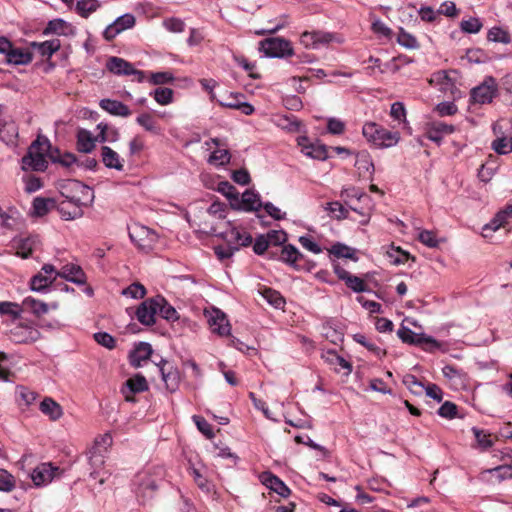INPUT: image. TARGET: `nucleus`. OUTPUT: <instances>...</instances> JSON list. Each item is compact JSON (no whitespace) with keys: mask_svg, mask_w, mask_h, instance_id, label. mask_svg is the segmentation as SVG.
Returning a JSON list of instances; mask_svg holds the SVG:
<instances>
[{"mask_svg":"<svg viewBox=\"0 0 512 512\" xmlns=\"http://www.w3.org/2000/svg\"><path fill=\"white\" fill-rule=\"evenodd\" d=\"M355 167L359 177L372 179L375 168L368 151L362 150L356 153Z\"/></svg>","mask_w":512,"mask_h":512,"instance_id":"nucleus-17","label":"nucleus"},{"mask_svg":"<svg viewBox=\"0 0 512 512\" xmlns=\"http://www.w3.org/2000/svg\"><path fill=\"white\" fill-rule=\"evenodd\" d=\"M364 206H359L353 203L348 204V209L358 213L361 216L359 223L362 225L368 224L372 211V202L362 201Z\"/></svg>","mask_w":512,"mask_h":512,"instance_id":"nucleus-42","label":"nucleus"},{"mask_svg":"<svg viewBox=\"0 0 512 512\" xmlns=\"http://www.w3.org/2000/svg\"><path fill=\"white\" fill-rule=\"evenodd\" d=\"M397 41L401 46L408 49H416L419 47L417 39L413 35L405 32L403 29L400 30Z\"/></svg>","mask_w":512,"mask_h":512,"instance_id":"nucleus-56","label":"nucleus"},{"mask_svg":"<svg viewBox=\"0 0 512 512\" xmlns=\"http://www.w3.org/2000/svg\"><path fill=\"white\" fill-rule=\"evenodd\" d=\"M460 27L466 33H478L482 28V23L478 18H470L461 21Z\"/></svg>","mask_w":512,"mask_h":512,"instance_id":"nucleus-64","label":"nucleus"},{"mask_svg":"<svg viewBox=\"0 0 512 512\" xmlns=\"http://www.w3.org/2000/svg\"><path fill=\"white\" fill-rule=\"evenodd\" d=\"M230 153L227 149L218 148L209 157V163L214 165H225L230 161Z\"/></svg>","mask_w":512,"mask_h":512,"instance_id":"nucleus-52","label":"nucleus"},{"mask_svg":"<svg viewBox=\"0 0 512 512\" xmlns=\"http://www.w3.org/2000/svg\"><path fill=\"white\" fill-rule=\"evenodd\" d=\"M122 294L131 298H143L146 294L145 287L140 283H133L122 291Z\"/></svg>","mask_w":512,"mask_h":512,"instance_id":"nucleus-60","label":"nucleus"},{"mask_svg":"<svg viewBox=\"0 0 512 512\" xmlns=\"http://www.w3.org/2000/svg\"><path fill=\"white\" fill-rule=\"evenodd\" d=\"M345 284L354 292L360 293L368 290L367 284L358 276L350 275Z\"/></svg>","mask_w":512,"mask_h":512,"instance_id":"nucleus-58","label":"nucleus"},{"mask_svg":"<svg viewBox=\"0 0 512 512\" xmlns=\"http://www.w3.org/2000/svg\"><path fill=\"white\" fill-rule=\"evenodd\" d=\"M31 46L43 57L50 58L61 47L59 39H51L44 42H33Z\"/></svg>","mask_w":512,"mask_h":512,"instance_id":"nucleus-31","label":"nucleus"},{"mask_svg":"<svg viewBox=\"0 0 512 512\" xmlns=\"http://www.w3.org/2000/svg\"><path fill=\"white\" fill-rule=\"evenodd\" d=\"M332 39L331 34L323 32H304L301 35V43L305 47L316 48L319 44L329 43Z\"/></svg>","mask_w":512,"mask_h":512,"instance_id":"nucleus-26","label":"nucleus"},{"mask_svg":"<svg viewBox=\"0 0 512 512\" xmlns=\"http://www.w3.org/2000/svg\"><path fill=\"white\" fill-rule=\"evenodd\" d=\"M404 385L415 395H420L425 386L412 374H407L403 378Z\"/></svg>","mask_w":512,"mask_h":512,"instance_id":"nucleus-53","label":"nucleus"},{"mask_svg":"<svg viewBox=\"0 0 512 512\" xmlns=\"http://www.w3.org/2000/svg\"><path fill=\"white\" fill-rule=\"evenodd\" d=\"M74 190L80 192L81 196H67L58 206V211L65 220L80 218L83 215L81 207L91 203L94 198L93 190L81 182L74 183Z\"/></svg>","mask_w":512,"mask_h":512,"instance_id":"nucleus-1","label":"nucleus"},{"mask_svg":"<svg viewBox=\"0 0 512 512\" xmlns=\"http://www.w3.org/2000/svg\"><path fill=\"white\" fill-rule=\"evenodd\" d=\"M55 280V276H47L44 275L42 272H39L35 276L32 277L30 282V287L33 291H42L46 289L49 285L52 284V282Z\"/></svg>","mask_w":512,"mask_h":512,"instance_id":"nucleus-44","label":"nucleus"},{"mask_svg":"<svg viewBox=\"0 0 512 512\" xmlns=\"http://www.w3.org/2000/svg\"><path fill=\"white\" fill-rule=\"evenodd\" d=\"M96 138L86 129L77 132V149L79 152L90 153L95 148Z\"/></svg>","mask_w":512,"mask_h":512,"instance_id":"nucleus-29","label":"nucleus"},{"mask_svg":"<svg viewBox=\"0 0 512 512\" xmlns=\"http://www.w3.org/2000/svg\"><path fill=\"white\" fill-rule=\"evenodd\" d=\"M491 147L497 154L506 155L512 152V137L498 136Z\"/></svg>","mask_w":512,"mask_h":512,"instance_id":"nucleus-41","label":"nucleus"},{"mask_svg":"<svg viewBox=\"0 0 512 512\" xmlns=\"http://www.w3.org/2000/svg\"><path fill=\"white\" fill-rule=\"evenodd\" d=\"M419 241L429 248H436L438 246V240L434 232L429 230H421L418 235Z\"/></svg>","mask_w":512,"mask_h":512,"instance_id":"nucleus-62","label":"nucleus"},{"mask_svg":"<svg viewBox=\"0 0 512 512\" xmlns=\"http://www.w3.org/2000/svg\"><path fill=\"white\" fill-rule=\"evenodd\" d=\"M330 253L338 258H348L355 261L357 260V258L354 256L355 250L341 243L334 244L330 249Z\"/></svg>","mask_w":512,"mask_h":512,"instance_id":"nucleus-49","label":"nucleus"},{"mask_svg":"<svg viewBox=\"0 0 512 512\" xmlns=\"http://www.w3.org/2000/svg\"><path fill=\"white\" fill-rule=\"evenodd\" d=\"M153 350L149 343L140 342L129 355L130 364L138 368L142 365L143 361L150 358Z\"/></svg>","mask_w":512,"mask_h":512,"instance_id":"nucleus-23","label":"nucleus"},{"mask_svg":"<svg viewBox=\"0 0 512 512\" xmlns=\"http://www.w3.org/2000/svg\"><path fill=\"white\" fill-rule=\"evenodd\" d=\"M497 93V86L493 78L486 79L482 84L471 90V100L474 103L486 104L492 102Z\"/></svg>","mask_w":512,"mask_h":512,"instance_id":"nucleus-10","label":"nucleus"},{"mask_svg":"<svg viewBox=\"0 0 512 512\" xmlns=\"http://www.w3.org/2000/svg\"><path fill=\"white\" fill-rule=\"evenodd\" d=\"M21 309L13 302H0V315H11L14 319L20 317Z\"/></svg>","mask_w":512,"mask_h":512,"instance_id":"nucleus-61","label":"nucleus"},{"mask_svg":"<svg viewBox=\"0 0 512 512\" xmlns=\"http://www.w3.org/2000/svg\"><path fill=\"white\" fill-rule=\"evenodd\" d=\"M208 321L212 332L217 333L220 336H227L230 334V324L226 318V315L219 309L213 310V313Z\"/></svg>","mask_w":512,"mask_h":512,"instance_id":"nucleus-21","label":"nucleus"},{"mask_svg":"<svg viewBox=\"0 0 512 512\" xmlns=\"http://www.w3.org/2000/svg\"><path fill=\"white\" fill-rule=\"evenodd\" d=\"M106 68L108 71L118 76L133 75L137 82H143L145 80L144 71L135 69L130 62L120 57L112 56L108 58Z\"/></svg>","mask_w":512,"mask_h":512,"instance_id":"nucleus-5","label":"nucleus"},{"mask_svg":"<svg viewBox=\"0 0 512 512\" xmlns=\"http://www.w3.org/2000/svg\"><path fill=\"white\" fill-rule=\"evenodd\" d=\"M260 50L270 57H285L293 54L291 43L283 38H267L260 42Z\"/></svg>","mask_w":512,"mask_h":512,"instance_id":"nucleus-6","label":"nucleus"},{"mask_svg":"<svg viewBox=\"0 0 512 512\" xmlns=\"http://www.w3.org/2000/svg\"><path fill=\"white\" fill-rule=\"evenodd\" d=\"M72 32V26L63 19H54L48 22L43 34L68 35Z\"/></svg>","mask_w":512,"mask_h":512,"instance_id":"nucleus-32","label":"nucleus"},{"mask_svg":"<svg viewBox=\"0 0 512 512\" xmlns=\"http://www.w3.org/2000/svg\"><path fill=\"white\" fill-rule=\"evenodd\" d=\"M223 237L227 244H229L236 251L240 247H247L252 244V236L245 230L237 227H231L224 232Z\"/></svg>","mask_w":512,"mask_h":512,"instance_id":"nucleus-12","label":"nucleus"},{"mask_svg":"<svg viewBox=\"0 0 512 512\" xmlns=\"http://www.w3.org/2000/svg\"><path fill=\"white\" fill-rule=\"evenodd\" d=\"M162 302V296L158 295L143 301L136 310V317L138 321L145 325L151 326L156 322V315L158 314L159 304Z\"/></svg>","mask_w":512,"mask_h":512,"instance_id":"nucleus-7","label":"nucleus"},{"mask_svg":"<svg viewBox=\"0 0 512 512\" xmlns=\"http://www.w3.org/2000/svg\"><path fill=\"white\" fill-rule=\"evenodd\" d=\"M136 122L142 126L146 131L152 132L154 134H160L161 129L157 125L153 116L149 113H142L136 118Z\"/></svg>","mask_w":512,"mask_h":512,"instance_id":"nucleus-43","label":"nucleus"},{"mask_svg":"<svg viewBox=\"0 0 512 512\" xmlns=\"http://www.w3.org/2000/svg\"><path fill=\"white\" fill-rule=\"evenodd\" d=\"M158 304V314H160L162 318L167 321H176L179 319V314L176 309L170 305L164 297H162V302L159 301Z\"/></svg>","mask_w":512,"mask_h":512,"instance_id":"nucleus-47","label":"nucleus"},{"mask_svg":"<svg viewBox=\"0 0 512 512\" xmlns=\"http://www.w3.org/2000/svg\"><path fill=\"white\" fill-rule=\"evenodd\" d=\"M40 336L38 329L24 324H19L10 330V339L15 343L35 342Z\"/></svg>","mask_w":512,"mask_h":512,"instance_id":"nucleus-14","label":"nucleus"},{"mask_svg":"<svg viewBox=\"0 0 512 512\" xmlns=\"http://www.w3.org/2000/svg\"><path fill=\"white\" fill-rule=\"evenodd\" d=\"M62 473L63 470L58 466H55L50 462H46L39 464L33 469L31 479L36 486H42L47 485L54 478L60 477Z\"/></svg>","mask_w":512,"mask_h":512,"instance_id":"nucleus-8","label":"nucleus"},{"mask_svg":"<svg viewBox=\"0 0 512 512\" xmlns=\"http://www.w3.org/2000/svg\"><path fill=\"white\" fill-rule=\"evenodd\" d=\"M113 439L110 433H105L97 437L90 451V465L93 468H99L104 464V453L111 447Z\"/></svg>","mask_w":512,"mask_h":512,"instance_id":"nucleus-9","label":"nucleus"},{"mask_svg":"<svg viewBox=\"0 0 512 512\" xmlns=\"http://www.w3.org/2000/svg\"><path fill=\"white\" fill-rule=\"evenodd\" d=\"M340 196L345 199V202L348 204L347 200L348 199H356L358 202L360 201H368V202H372V199L369 195H367L366 193L364 192H361L359 191L357 188L355 187H351V188H346V189H343L341 191V194Z\"/></svg>","mask_w":512,"mask_h":512,"instance_id":"nucleus-48","label":"nucleus"},{"mask_svg":"<svg viewBox=\"0 0 512 512\" xmlns=\"http://www.w3.org/2000/svg\"><path fill=\"white\" fill-rule=\"evenodd\" d=\"M102 162L107 168H113L118 171L124 169L123 161L120 159L119 154L108 146L101 148Z\"/></svg>","mask_w":512,"mask_h":512,"instance_id":"nucleus-28","label":"nucleus"},{"mask_svg":"<svg viewBox=\"0 0 512 512\" xmlns=\"http://www.w3.org/2000/svg\"><path fill=\"white\" fill-rule=\"evenodd\" d=\"M472 433L481 448L488 449L493 446V441L491 440V435L489 433H486L484 430L477 427L472 428Z\"/></svg>","mask_w":512,"mask_h":512,"instance_id":"nucleus-55","label":"nucleus"},{"mask_svg":"<svg viewBox=\"0 0 512 512\" xmlns=\"http://www.w3.org/2000/svg\"><path fill=\"white\" fill-rule=\"evenodd\" d=\"M262 296L268 301L270 305L277 309H283L286 304L284 297L280 294V292L274 289L264 288L262 291Z\"/></svg>","mask_w":512,"mask_h":512,"instance_id":"nucleus-39","label":"nucleus"},{"mask_svg":"<svg viewBox=\"0 0 512 512\" xmlns=\"http://www.w3.org/2000/svg\"><path fill=\"white\" fill-rule=\"evenodd\" d=\"M243 99V94L231 93L226 98L219 100V103L223 107L240 110L244 115H251L254 112V107Z\"/></svg>","mask_w":512,"mask_h":512,"instance_id":"nucleus-20","label":"nucleus"},{"mask_svg":"<svg viewBox=\"0 0 512 512\" xmlns=\"http://www.w3.org/2000/svg\"><path fill=\"white\" fill-rule=\"evenodd\" d=\"M135 25V17L132 14H124L118 17L112 24L108 25L103 32L107 41L113 40L122 31L132 28Z\"/></svg>","mask_w":512,"mask_h":512,"instance_id":"nucleus-13","label":"nucleus"},{"mask_svg":"<svg viewBox=\"0 0 512 512\" xmlns=\"http://www.w3.org/2000/svg\"><path fill=\"white\" fill-rule=\"evenodd\" d=\"M218 190L231 201V206L234 209H239V193L232 184L222 181L219 183Z\"/></svg>","mask_w":512,"mask_h":512,"instance_id":"nucleus-38","label":"nucleus"},{"mask_svg":"<svg viewBox=\"0 0 512 512\" xmlns=\"http://www.w3.org/2000/svg\"><path fill=\"white\" fill-rule=\"evenodd\" d=\"M324 209L330 213L331 217L337 220H343L349 217V209L338 201L326 203Z\"/></svg>","mask_w":512,"mask_h":512,"instance_id":"nucleus-40","label":"nucleus"},{"mask_svg":"<svg viewBox=\"0 0 512 512\" xmlns=\"http://www.w3.org/2000/svg\"><path fill=\"white\" fill-rule=\"evenodd\" d=\"M125 386L128 392L131 394L141 393L147 391L149 388L146 378L141 374H136L135 376L129 378L125 382Z\"/></svg>","mask_w":512,"mask_h":512,"instance_id":"nucleus-35","label":"nucleus"},{"mask_svg":"<svg viewBox=\"0 0 512 512\" xmlns=\"http://www.w3.org/2000/svg\"><path fill=\"white\" fill-rule=\"evenodd\" d=\"M298 145L301 147V151L308 157L317 160H325L327 158L325 146L310 143L307 137H299Z\"/></svg>","mask_w":512,"mask_h":512,"instance_id":"nucleus-22","label":"nucleus"},{"mask_svg":"<svg viewBox=\"0 0 512 512\" xmlns=\"http://www.w3.org/2000/svg\"><path fill=\"white\" fill-rule=\"evenodd\" d=\"M57 275L76 284H84L86 281L85 273L82 268L75 264H67L63 266Z\"/></svg>","mask_w":512,"mask_h":512,"instance_id":"nucleus-24","label":"nucleus"},{"mask_svg":"<svg viewBox=\"0 0 512 512\" xmlns=\"http://www.w3.org/2000/svg\"><path fill=\"white\" fill-rule=\"evenodd\" d=\"M240 207L246 211H259L262 208L259 194L251 190L245 191L242 194L241 202H239Z\"/></svg>","mask_w":512,"mask_h":512,"instance_id":"nucleus-30","label":"nucleus"},{"mask_svg":"<svg viewBox=\"0 0 512 512\" xmlns=\"http://www.w3.org/2000/svg\"><path fill=\"white\" fill-rule=\"evenodd\" d=\"M398 337L404 342L408 344H416V345H428L430 350L438 349L439 344L432 337H427L424 335H419L414 333L410 328L401 326L397 331Z\"/></svg>","mask_w":512,"mask_h":512,"instance_id":"nucleus-11","label":"nucleus"},{"mask_svg":"<svg viewBox=\"0 0 512 512\" xmlns=\"http://www.w3.org/2000/svg\"><path fill=\"white\" fill-rule=\"evenodd\" d=\"M488 39L490 41L500 42L503 44H508L511 42L509 33L500 27H492L488 32Z\"/></svg>","mask_w":512,"mask_h":512,"instance_id":"nucleus-50","label":"nucleus"},{"mask_svg":"<svg viewBox=\"0 0 512 512\" xmlns=\"http://www.w3.org/2000/svg\"><path fill=\"white\" fill-rule=\"evenodd\" d=\"M7 62L15 65H26L32 61V54L22 49H11L6 57Z\"/></svg>","mask_w":512,"mask_h":512,"instance_id":"nucleus-36","label":"nucleus"},{"mask_svg":"<svg viewBox=\"0 0 512 512\" xmlns=\"http://www.w3.org/2000/svg\"><path fill=\"white\" fill-rule=\"evenodd\" d=\"M362 134L368 142L380 148L392 147L400 140L399 132L389 131L375 122L365 123Z\"/></svg>","mask_w":512,"mask_h":512,"instance_id":"nucleus-2","label":"nucleus"},{"mask_svg":"<svg viewBox=\"0 0 512 512\" xmlns=\"http://www.w3.org/2000/svg\"><path fill=\"white\" fill-rule=\"evenodd\" d=\"M158 485L153 478L144 475L138 484L137 495L142 498H150L157 490Z\"/></svg>","mask_w":512,"mask_h":512,"instance_id":"nucleus-33","label":"nucleus"},{"mask_svg":"<svg viewBox=\"0 0 512 512\" xmlns=\"http://www.w3.org/2000/svg\"><path fill=\"white\" fill-rule=\"evenodd\" d=\"M39 409L52 421L60 419L63 415V409L60 404L50 397H46L41 401Z\"/></svg>","mask_w":512,"mask_h":512,"instance_id":"nucleus-27","label":"nucleus"},{"mask_svg":"<svg viewBox=\"0 0 512 512\" xmlns=\"http://www.w3.org/2000/svg\"><path fill=\"white\" fill-rule=\"evenodd\" d=\"M99 105L103 110L114 116L128 117L131 115L129 107L117 100L102 99Z\"/></svg>","mask_w":512,"mask_h":512,"instance_id":"nucleus-25","label":"nucleus"},{"mask_svg":"<svg viewBox=\"0 0 512 512\" xmlns=\"http://www.w3.org/2000/svg\"><path fill=\"white\" fill-rule=\"evenodd\" d=\"M48 147L47 139L38 137L29 147L27 154L22 158V169L26 171H44L47 168L44 152Z\"/></svg>","mask_w":512,"mask_h":512,"instance_id":"nucleus-3","label":"nucleus"},{"mask_svg":"<svg viewBox=\"0 0 512 512\" xmlns=\"http://www.w3.org/2000/svg\"><path fill=\"white\" fill-rule=\"evenodd\" d=\"M24 220L21 214L15 208L3 210L0 207V226L9 230H20L23 227Z\"/></svg>","mask_w":512,"mask_h":512,"instance_id":"nucleus-18","label":"nucleus"},{"mask_svg":"<svg viewBox=\"0 0 512 512\" xmlns=\"http://www.w3.org/2000/svg\"><path fill=\"white\" fill-rule=\"evenodd\" d=\"M156 365L159 367L166 389L170 392L176 391L180 383L178 370L173 366L167 367L168 362L164 359H161Z\"/></svg>","mask_w":512,"mask_h":512,"instance_id":"nucleus-15","label":"nucleus"},{"mask_svg":"<svg viewBox=\"0 0 512 512\" xmlns=\"http://www.w3.org/2000/svg\"><path fill=\"white\" fill-rule=\"evenodd\" d=\"M13 248L16 250V255L22 258H28L32 255L34 249L39 244L37 236L18 237L13 239Z\"/></svg>","mask_w":512,"mask_h":512,"instance_id":"nucleus-19","label":"nucleus"},{"mask_svg":"<svg viewBox=\"0 0 512 512\" xmlns=\"http://www.w3.org/2000/svg\"><path fill=\"white\" fill-rule=\"evenodd\" d=\"M15 486L14 476L7 470L0 469V492H11Z\"/></svg>","mask_w":512,"mask_h":512,"instance_id":"nucleus-51","label":"nucleus"},{"mask_svg":"<svg viewBox=\"0 0 512 512\" xmlns=\"http://www.w3.org/2000/svg\"><path fill=\"white\" fill-rule=\"evenodd\" d=\"M100 6L98 0H77L76 10L82 17H88Z\"/></svg>","mask_w":512,"mask_h":512,"instance_id":"nucleus-45","label":"nucleus"},{"mask_svg":"<svg viewBox=\"0 0 512 512\" xmlns=\"http://www.w3.org/2000/svg\"><path fill=\"white\" fill-rule=\"evenodd\" d=\"M193 421L196 424L199 431L204 434L207 438L211 439L214 437L212 426L202 416L194 415Z\"/></svg>","mask_w":512,"mask_h":512,"instance_id":"nucleus-57","label":"nucleus"},{"mask_svg":"<svg viewBox=\"0 0 512 512\" xmlns=\"http://www.w3.org/2000/svg\"><path fill=\"white\" fill-rule=\"evenodd\" d=\"M259 479L263 485L277 493L281 497H288L291 493L287 485L276 475L271 472H263L260 474Z\"/></svg>","mask_w":512,"mask_h":512,"instance_id":"nucleus-16","label":"nucleus"},{"mask_svg":"<svg viewBox=\"0 0 512 512\" xmlns=\"http://www.w3.org/2000/svg\"><path fill=\"white\" fill-rule=\"evenodd\" d=\"M160 105H168L173 101V90L166 87H159L150 93Z\"/></svg>","mask_w":512,"mask_h":512,"instance_id":"nucleus-46","label":"nucleus"},{"mask_svg":"<svg viewBox=\"0 0 512 512\" xmlns=\"http://www.w3.org/2000/svg\"><path fill=\"white\" fill-rule=\"evenodd\" d=\"M190 474L192 475L195 483L201 490H203L206 493H209L212 490V484L201 475L198 469L191 468Z\"/></svg>","mask_w":512,"mask_h":512,"instance_id":"nucleus-59","label":"nucleus"},{"mask_svg":"<svg viewBox=\"0 0 512 512\" xmlns=\"http://www.w3.org/2000/svg\"><path fill=\"white\" fill-rule=\"evenodd\" d=\"M22 309L31 312L36 316H41L48 312V306L46 303L32 297H26L22 301Z\"/></svg>","mask_w":512,"mask_h":512,"instance_id":"nucleus-34","label":"nucleus"},{"mask_svg":"<svg viewBox=\"0 0 512 512\" xmlns=\"http://www.w3.org/2000/svg\"><path fill=\"white\" fill-rule=\"evenodd\" d=\"M53 205L52 200L46 198H35L33 201V211L37 216H44L49 212L50 207Z\"/></svg>","mask_w":512,"mask_h":512,"instance_id":"nucleus-54","label":"nucleus"},{"mask_svg":"<svg viewBox=\"0 0 512 512\" xmlns=\"http://www.w3.org/2000/svg\"><path fill=\"white\" fill-rule=\"evenodd\" d=\"M174 80V76L172 73L164 71V72H155L151 73L149 81L153 85H162L166 83H170Z\"/></svg>","mask_w":512,"mask_h":512,"instance_id":"nucleus-63","label":"nucleus"},{"mask_svg":"<svg viewBox=\"0 0 512 512\" xmlns=\"http://www.w3.org/2000/svg\"><path fill=\"white\" fill-rule=\"evenodd\" d=\"M129 236L132 242L144 252L151 251L158 240L154 231L142 225H134L129 231Z\"/></svg>","mask_w":512,"mask_h":512,"instance_id":"nucleus-4","label":"nucleus"},{"mask_svg":"<svg viewBox=\"0 0 512 512\" xmlns=\"http://www.w3.org/2000/svg\"><path fill=\"white\" fill-rule=\"evenodd\" d=\"M300 258H302V254L299 252V250L295 246L288 244V245H284L281 248L280 259L283 262H285L289 265H292V266H296L297 261Z\"/></svg>","mask_w":512,"mask_h":512,"instance_id":"nucleus-37","label":"nucleus"}]
</instances>
